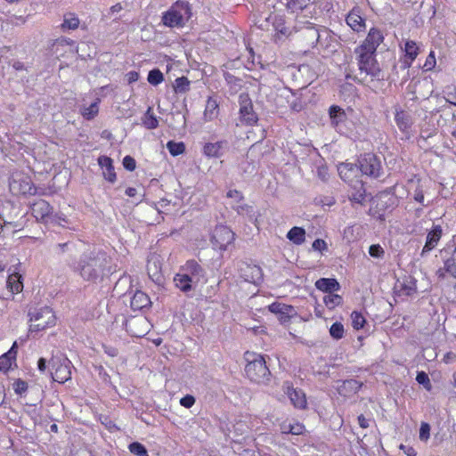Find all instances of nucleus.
Wrapping results in <instances>:
<instances>
[{"mask_svg": "<svg viewBox=\"0 0 456 456\" xmlns=\"http://www.w3.org/2000/svg\"><path fill=\"white\" fill-rule=\"evenodd\" d=\"M114 273L111 257L102 249L94 248L83 252L74 272L84 281L100 283Z\"/></svg>", "mask_w": 456, "mask_h": 456, "instance_id": "f257e3e1", "label": "nucleus"}, {"mask_svg": "<svg viewBox=\"0 0 456 456\" xmlns=\"http://www.w3.org/2000/svg\"><path fill=\"white\" fill-rule=\"evenodd\" d=\"M244 359L247 362L246 376L252 382L267 385L271 381L272 373L266 364L265 355L247 351L244 354Z\"/></svg>", "mask_w": 456, "mask_h": 456, "instance_id": "f03ea898", "label": "nucleus"}, {"mask_svg": "<svg viewBox=\"0 0 456 456\" xmlns=\"http://www.w3.org/2000/svg\"><path fill=\"white\" fill-rule=\"evenodd\" d=\"M191 5L184 0H177L163 12L162 23L168 28H183L192 15Z\"/></svg>", "mask_w": 456, "mask_h": 456, "instance_id": "7ed1b4c3", "label": "nucleus"}, {"mask_svg": "<svg viewBox=\"0 0 456 456\" xmlns=\"http://www.w3.org/2000/svg\"><path fill=\"white\" fill-rule=\"evenodd\" d=\"M385 158L377 155L374 152H364L358 156L361 175H365L372 179H379L385 171L383 162Z\"/></svg>", "mask_w": 456, "mask_h": 456, "instance_id": "20e7f679", "label": "nucleus"}, {"mask_svg": "<svg viewBox=\"0 0 456 456\" xmlns=\"http://www.w3.org/2000/svg\"><path fill=\"white\" fill-rule=\"evenodd\" d=\"M29 322H34L29 326V331L38 332L48 327H53L56 323V317L48 306L34 307L28 310Z\"/></svg>", "mask_w": 456, "mask_h": 456, "instance_id": "39448f33", "label": "nucleus"}, {"mask_svg": "<svg viewBox=\"0 0 456 456\" xmlns=\"http://www.w3.org/2000/svg\"><path fill=\"white\" fill-rule=\"evenodd\" d=\"M48 365L49 375L53 381L63 384L71 379V362L65 355H53Z\"/></svg>", "mask_w": 456, "mask_h": 456, "instance_id": "423d86ee", "label": "nucleus"}, {"mask_svg": "<svg viewBox=\"0 0 456 456\" xmlns=\"http://www.w3.org/2000/svg\"><path fill=\"white\" fill-rule=\"evenodd\" d=\"M376 51L358 50V67L371 77L380 81L385 80L384 73L376 60Z\"/></svg>", "mask_w": 456, "mask_h": 456, "instance_id": "0eeeda50", "label": "nucleus"}, {"mask_svg": "<svg viewBox=\"0 0 456 456\" xmlns=\"http://www.w3.org/2000/svg\"><path fill=\"white\" fill-rule=\"evenodd\" d=\"M79 245L78 241L68 240L63 243H58L53 248L54 255L61 258L65 265L73 273L78 265L77 254L79 253Z\"/></svg>", "mask_w": 456, "mask_h": 456, "instance_id": "6e6552de", "label": "nucleus"}, {"mask_svg": "<svg viewBox=\"0 0 456 456\" xmlns=\"http://www.w3.org/2000/svg\"><path fill=\"white\" fill-rule=\"evenodd\" d=\"M389 199H392L391 196L387 198V196L379 194L370 197V208L368 210V215L376 218L380 223L385 222L386 213H391L395 208H397L399 203Z\"/></svg>", "mask_w": 456, "mask_h": 456, "instance_id": "1a4fd4ad", "label": "nucleus"}, {"mask_svg": "<svg viewBox=\"0 0 456 456\" xmlns=\"http://www.w3.org/2000/svg\"><path fill=\"white\" fill-rule=\"evenodd\" d=\"M25 216L20 203L6 201L2 204L0 211V218L3 219L4 224H10L13 227L21 225L20 220Z\"/></svg>", "mask_w": 456, "mask_h": 456, "instance_id": "9d476101", "label": "nucleus"}, {"mask_svg": "<svg viewBox=\"0 0 456 456\" xmlns=\"http://www.w3.org/2000/svg\"><path fill=\"white\" fill-rule=\"evenodd\" d=\"M235 240V233L226 225H216L211 235V243L215 248L224 251Z\"/></svg>", "mask_w": 456, "mask_h": 456, "instance_id": "9b49d317", "label": "nucleus"}, {"mask_svg": "<svg viewBox=\"0 0 456 456\" xmlns=\"http://www.w3.org/2000/svg\"><path fill=\"white\" fill-rule=\"evenodd\" d=\"M240 118L247 126H255L257 124L258 116L253 108L252 100L248 93H241L239 95Z\"/></svg>", "mask_w": 456, "mask_h": 456, "instance_id": "f8f14e48", "label": "nucleus"}, {"mask_svg": "<svg viewBox=\"0 0 456 456\" xmlns=\"http://www.w3.org/2000/svg\"><path fill=\"white\" fill-rule=\"evenodd\" d=\"M268 310L274 314L282 324L289 322L291 318L297 315V313L293 305H286L281 302H274L271 304L268 305Z\"/></svg>", "mask_w": 456, "mask_h": 456, "instance_id": "ddd939ff", "label": "nucleus"}, {"mask_svg": "<svg viewBox=\"0 0 456 456\" xmlns=\"http://www.w3.org/2000/svg\"><path fill=\"white\" fill-rule=\"evenodd\" d=\"M338 172L340 178L349 184L355 183V180H359L361 175L359 163L343 162L338 166Z\"/></svg>", "mask_w": 456, "mask_h": 456, "instance_id": "4468645a", "label": "nucleus"}, {"mask_svg": "<svg viewBox=\"0 0 456 456\" xmlns=\"http://www.w3.org/2000/svg\"><path fill=\"white\" fill-rule=\"evenodd\" d=\"M32 215L37 220L48 224L53 214V207L45 200H38L31 206Z\"/></svg>", "mask_w": 456, "mask_h": 456, "instance_id": "2eb2a0df", "label": "nucleus"}, {"mask_svg": "<svg viewBox=\"0 0 456 456\" xmlns=\"http://www.w3.org/2000/svg\"><path fill=\"white\" fill-rule=\"evenodd\" d=\"M384 36L381 30L378 28H371L361 45L355 48V53H358V50H370L376 51L379 45L383 42Z\"/></svg>", "mask_w": 456, "mask_h": 456, "instance_id": "dca6fc26", "label": "nucleus"}, {"mask_svg": "<svg viewBox=\"0 0 456 456\" xmlns=\"http://www.w3.org/2000/svg\"><path fill=\"white\" fill-rule=\"evenodd\" d=\"M182 271L187 273L196 284L205 279V269L194 259L188 260L182 267Z\"/></svg>", "mask_w": 456, "mask_h": 456, "instance_id": "f3484780", "label": "nucleus"}, {"mask_svg": "<svg viewBox=\"0 0 456 456\" xmlns=\"http://www.w3.org/2000/svg\"><path fill=\"white\" fill-rule=\"evenodd\" d=\"M18 354V344L13 342L11 348L0 356V370L6 373L12 369V364H16V357Z\"/></svg>", "mask_w": 456, "mask_h": 456, "instance_id": "a211bd4d", "label": "nucleus"}, {"mask_svg": "<svg viewBox=\"0 0 456 456\" xmlns=\"http://www.w3.org/2000/svg\"><path fill=\"white\" fill-rule=\"evenodd\" d=\"M442 236V227L440 225H434L432 230L428 233L426 243L420 253L421 256H425L438 244Z\"/></svg>", "mask_w": 456, "mask_h": 456, "instance_id": "6ab92c4d", "label": "nucleus"}, {"mask_svg": "<svg viewBox=\"0 0 456 456\" xmlns=\"http://www.w3.org/2000/svg\"><path fill=\"white\" fill-rule=\"evenodd\" d=\"M97 162L102 168H105V171L103 172L104 178L108 182L114 183L117 180V175L113 165V159L109 156L101 155L98 158Z\"/></svg>", "mask_w": 456, "mask_h": 456, "instance_id": "aec40b11", "label": "nucleus"}, {"mask_svg": "<svg viewBox=\"0 0 456 456\" xmlns=\"http://www.w3.org/2000/svg\"><path fill=\"white\" fill-rule=\"evenodd\" d=\"M287 395L294 405L297 409H305L307 406V401L305 392L301 388H295L288 386Z\"/></svg>", "mask_w": 456, "mask_h": 456, "instance_id": "412c9836", "label": "nucleus"}, {"mask_svg": "<svg viewBox=\"0 0 456 456\" xmlns=\"http://www.w3.org/2000/svg\"><path fill=\"white\" fill-rule=\"evenodd\" d=\"M346 21L354 31L360 32L365 28V19L360 15L358 8H354L347 14Z\"/></svg>", "mask_w": 456, "mask_h": 456, "instance_id": "4be33fe9", "label": "nucleus"}, {"mask_svg": "<svg viewBox=\"0 0 456 456\" xmlns=\"http://www.w3.org/2000/svg\"><path fill=\"white\" fill-rule=\"evenodd\" d=\"M350 185L353 188V192L349 196V200L352 203H358L363 206L367 196L364 183L362 180H355V183Z\"/></svg>", "mask_w": 456, "mask_h": 456, "instance_id": "5701e85b", "label": "nucleus"}, {"mask_svg": "<svg viewBox=\"0 0 456 456\" xmlns=\"http://www.w3.org/2000/svg\"><path fill=\"white\" fill-rule=\"evenodd\" d=\"M314 286L317 289L328 294L341 289L339 282L335 278H320L315 281Z\"/></svg>", "mask_w": 456, "mask_h": 456, "instance_id": "b1692460", "label": "nucleus"}, {"mask_svg": "<svg viewBox=\"0 0 456 456\" xmlns=\"http://www.w3.org/2000/svg\"><path fill=\"white\" fill-rule=\"evenodd\" d=\"M175 286L183 293L190 292L196 287V282L187 273H176L174 278Z\"/></svg>", "mask_w": 456, "mask_h": 456, "instance_id": "393cba45", "label": "nucleus"}, {"mask_svg": "<svg viewBox=\"0 0 456 456\" xmlns=\"http://www.w3.org/2000/svg\"><path fill=\"white\" fill-rule=\"evenodd\" d=\"M329 116L330 124L335 128H338L340 125L344 124L347 118L345 110L338 105H331L329 108Z\"/></svg>", "mask_w": 456, "mask_h": 456, "instance_id": "a878e982", "label": "nucleus"}, {"mask_svg": "<svg viewBox=\"0 0 456 456\" xmlns=\"http://www.w3.org/2000/svg\"><path fill=\"white\" fill-rule=\"evenodd\" d=\"M151 305L149 296L142 290H136L131 298L130 306L132 310H142Z\"/></svg>", "mask_w": 456, "mask_h": 456, "instance_id": "bb28decb", "label": "nucleus"}, {"mask_svg": "<svg viewBox=\"0 0 456 456\" xmlns=\"http://www.w3.org/2000/svg\"><path fill=\"white\" fill-rule=\"evenodd\" d=\"M219 114V102L216 96H209L206 102L204 118L208 121L214 120Z\"/></svg>", "mask_w": 456, "mask_h": 456, "instance_id": "cd10ccee", "label": "nucleus"}, {"mask_svg": "<svg viewBox=\"0 0 456 456\" xmlns=\"http://www.w3.org/2000/svg\"><path fill=\"white\" fill-rule=\"evenodd\" d=\"M226 143L225 141L207 142L203 147V153L209 158H219L224 154V145Z\"/></svg>", "mask_w": 456, "mask_h": 456, "instance_id": "c85d7f7f", "label": "nucleus"}, {"mask_svg": "<svg viewBox=\"0 0 456 456\" xmlns=\"http://www.w3.org/2000/svg\"><path fill=\"white\" fill-rule=\"evenodd\" d=\"M395 120L398 128L403 133L407 132L413 124L411 117L406 111L398 109L395 110Z\"/></svg>", "mask_w": 456, "mask_h": 456, "instance_id": "c756f323", "label": "nucleus"}, {"mask_svg": "<svg viewBox=\"0 0 456 456\" xmlns=\"http://www.w3.org/2000/svg\"><path fill=\"white\" fill-rule=\"evenodd\" d=\"M266 22H271L277 35L287 36L288 28L285 26V18L282 15L270 14L266 18Z\"/></svg>", "mask_w": 456, "mask_h": 456, "instance_id": "7c9ffc66", "label": "nucleus"}, {"mask_svg": "<svg viewBox=\"0 0 456 456\" xmlns=\"http://www.w3.org/2000/svg\"><path fill=\"white\" fill-rule=\"evenodd\" d=\"M417 281L411 275H405L400 282V291L406 296H411L417 291Z\"/></svg>", "mask_w": 456, "mask_h": 456, "instance_id": "2f4dec72", "label": "nucleus"}, {"mask_svg": "<svg viewBox=\"0 0 456 456\" xmlns=\"http://www.w3.org/2000/svg\"><path fill=\"white\" fill-rule=\"evenodd\" d=\"M289 241L301 245L305 240V230L303 227L294 226L287 233Z\"/></svg>", "mask_w": 456, "mask_h": 456, "instance_id": "473e14b6", "label": "nucleus"}, {"mask_svg": "<svg viewBox=\"0 0 456 456\" xmlns=\"http://www.w3.org/2000/svg\"><path fill=\"white\" fill-rule=\"evenodd\" d=\"M403 51V56L411 61H415L417 56L419 53V47L417 43L413 40L407 39L404 42L403 47H402Z\"/></svg>", "mask_w": 456, "mask_h": 456, "instance_id": "72a5a7b5", "label": "nucleus"}, {"mask_svg": "<svg viewBox=\"0 0 456 456\" xmlns=\"http://www.w3.org/2000/svg\"><path fill=\"white\" fill-rule=\"evenodd\" d=\"M142 124L147 128V129H155L159 126V120L157 117L153 113L152 107H148L147 110L143 114L142 118Z\"/></svg>", "mask_w": 456, "mask_h": 456, "instance_id": "f704fd0d", "label": "nucleus"}, {"mask_svg": "<svg viewBox=\"0 0 456 456\" xmlns=\"http://www.w3.org/2000/svg\"><path fill=\"white\" fill-rule=\"evenodd\" d=\"M7 288L12 293H19L22 290L23 284L21 281V276L19 273L10 274L6 280Z\"/></svg>", "mask_w": 456, "mask_h": 456, "instance_id": "c9c22d12", "label": "nucleus"}, {"mask_svg": "<svg viewBox=\"0 0 456 456\" xmlns=\"http://www.w3.org/2000/svg\"><path fill=\"white\" fill-rule=\"evenodd\" d=\"M191 81L187 77L182 76L175 78L173 88L175 94H186L190 91Z\"/></svg>", "mask_w": 456, "mask_h": 456, "instance_id": "e433bc0d", "label": "nucleus"}, {"mask_svg": "<svg viewBox=\"0 0 456 456\" xmlns=\"http://www.w3.org/2000/svg\"><path fill=\"white\" fill-rule=\"evenodd\" d=\"M51 221H49V225H60L64 228L71 229V227L69 225L70 222L68 220L66 216L62 213L61 214H52ZM72 230H76L75 228H72Z\"/></svg>", "mask_w": 456, "mask_h": 456, "instance_id": "4c0bfd02", "label": "nucleus"}, {"mask_svg": "<svg viewBox=\"0 0 456 456\" xmlns=\"http://www.w3.org/2000/svg\"><path fill=\"white\" fill-rule=\"evenodd\" d=\"M167 149L173 157L179 156L185 151V144L183 142L168 141Z\"/></svg>", "mask_w": 456, "mask_h": 456, "instance_id": "58836bf2", "label": "nucleus"}, {"mask_svg": "<svg viewBox=\"0 0 456 456\" xmlns=\"http://www.w3.org/2000/svg\"><path fill=\"white\" fill-rule=\"evenodd\" d=\"M323 302L329 309H333L336 306L341 305L343 304V298L341 296L334 294L333 292L326 295L323 297Z\"/></svg>", "mask_w": 456, "mask_h": 456, "instance_id": "ea45409f", "label": "nucleus"}, {"mask_svg": "<svg viewBox=\"0 0 456 456\" xmlns=\"http://www.w3.org/2000/svg\"><path fill=\"white\" fill-rule=\"evenodd\" d=\"M99 102L100 100L96 99V101L91 103L89 107L84 108V110L81 111V114L84 117V118H86V120H92L95 118V116H97L99 112Z\"/></svg>", "mask_w": 456, "mask_h": 456, "instance_id": "a19ab883", "label": "nucleus"}, {"mask_svg": "<svg viewBox=\"0 0 456 456\" xmlns=\"http://www.w3.org/2000/svg\"><path fill=\"white\" fill-rule=\"evenodd\" d=\"M147 80L151 86H156L164 81V75L159 69L155 68L149 71Z\"/></svg>", "mask_w": 456, "mask_h": 456, "instance_id": "79ce46f5", "label": "nucleus"}, {"mask_svg": "<svg viewBox=\"0 0 456 456\" xmlns=\"http://www.w3.org/2000/svg\"><path fill=\"white\" fill-rule=\"evenodd\" d=\"M414 61H411L409 59H407L406 57L403 56L402 58H400V60L398 61V63H395L393 65V69H392V71L395 75H398L399 73V70L398 69H400L402 71H407L409 70V69L411 68V66L412 65V62Z\"/></svg>", "mask_w": 456, "mask_h": 456, "instance_id": "37998d69", "label": "nucleus"}, {"mask_svg": "<svg viewBox=\"0 0 456 456\" xmlns=\"http://www.w3.org/2000/svg\"><path fill=\"white\" fill-rule=\"evenodd\" d=\"M352 326L354 330H359L363 328L366 323L365 317L358 311H354L351 314Z\"/></svg>", "mask_w": 456, "mask_h": 456, "instance_id": "c03bdc74", "label": "nucleus"}, {"mask_svg": "<svg viewBox=\"0 0 456 456\" xmlns=\"http://www.w3.org/2000/svg\"><path fill=\"white\" fill-rule=\"evenodd\" d=\"M128 449L134 456H149L146 447L139 442H132L129 444Z\"/></svg>", "mask_w": 456, "mask_h": 456, "instance_id": "a18cd8bd", "label": "nucleus"}, {"mask_svg": "<svg viewBox=\"0 0 456 456\" xmlns=\"http://www.w3.org/2000/svg\"><path fill=\"white\" fill-rule=\"evenodd\" d=\"M330 335L332 338L338 340L344 337V326L341 322H336L330 328Z\"/></svg>", "mask_w": 456, "mask_h": 456, "instance_id": "49530a36", "label": "nucleus"}, {"mask_svg": "<svg viewBox=\"0 0 456 456\" xmlns=\"http://www.w3.org/2000/svg\"><path fill=\"white\" fill-rule=\"evenodd\" d=\"M416 381L423 386L427 391H431L432 384L427 372L420 370L417 372Z\"/></svg>", "mask_w": 456, "mask_h": 456, "instance_id": "de8ad7c7", "label": "nucleus"}, {"mask_svg": "<svg viewBox=\"0 0 456 456\" xmlns=\"http://www.w3.org/2000/svg\"><path fill=\"white\" fill-rule=\"evenodd\" d=\"M444 271L456 278V248L453 250L452 256L445 260Z\"/></svg>", "mask_w": 456, "mask_h": 456, "instance_id": "09e8293b", "label": "nucleus"}, {"mask_svg": "<svg viewBox=\"0 0 456 456\" xmlns=\"http://www.w3.org/2000/svg\"><path fill=\"white\" fill-rule=\"evenodd\" d=\"M78 18L74 16L73 14H69L68 16L64 17V20L61 26L64 29H75L78 27Z\"/></svg>", "mask_w": 456, "mask_h": 456, "instance_id": "8fccbe9b", "label": "nucleus"}, {"mask_svg": "<svg viewBox=\"0 0 456 456\" xmlns=\"http://www.w3.org/2000/svg\"><path fill=\"white\" fill-rule=\"evenodd\" d=\"M362 384L356 379H347L344 381V388L351 393H357L362 387Z\"/></svg>", "mask_w": 456, "mask_h": 456, "instance_id": "3c124183", "label": "nucleus"}, {"mask_svg": "<svg viewBox=\"0 0 456 456\" xmlns=\"http://www.w3.org/2000/svg\"><path fill=\"white\" fill-rule=\"evenodd\" d=\"M369 254L371 257L382 259L385 256V250L379 244H372L369 248Z\"/></svg>", "mask_w": 456, "mask_h": 456, "instance_id": "603ef678", "label": "nucleus"}, {"mask_svg": "<svg viewBox=\"0 0 456 456\" xmlns=\"http://www.w3.org/2000/svg\"><path fill=\"white\" fill-rule=\"evenodd\" d=\"M36 187L29 181L22 180V183H20V190L18 192L32 195L36 193Z\"/></svg>", "mask_w": 456, "mask_h": 456, "instance_id": "864d4df0", "label": "nucleus"}, {"mask_svg": "<svg viewBox=\"0 0 456 456\" xmlns=\"http://www.w3.org/2000/svg\"><path fill=\"white\" fill-rule=\"evenodd\" d=\"M240 170L242 174H247L248 175H253L255 172V165L248 161V159H243L239 166Z\"/></svg>", "mask_w": 456, "mask_h": 456, "instance_id": "5fc2aeb1", "label": "nucleus"}, {"mask_svg": "<svg viewBox=\"0 0 456 456\" xmlns=\"http://www.w3.org/2000/svg\"><path fill=\"white\" fill-rule=\"evenodd\" d=\"M15 394L21 395L28 390V383L20 379H18L12 384Z\"/></svg>", "mask_w": 456, "mask_h": 456, "instance_id": "6e6d98bb", "label": "nucleus"}, {"mask_svg": "<svg viewBox=\"0 0 456 456\" xmlns=\"http://www.w3.org/2000/svg\"><path fill=\"white\" fill-rule=\"evenodd\" d=\"M431 427L428 422H421L419 428V440L426 442L430 436Z\"/></svg>", "mask_w": 456, "mask_h": 456, "instance_id": "4d7b16f0", "label": "nucleus"}, {"mask_svg": "<svg viewBox=\"0 0 456 456\" xmlns=\"http://www.w3.org/2000/svg\"><path fill=\"white\" fill-rule=\"evenodd\" d=\"M285 433L292 434V435H300L305 431V426L300 423L289 424L288 426V429L284 428Z\"/></svg>", "mask_w": 456, "mask_h": 456, "instance_id": "13d9d810", "label": "nucleus"}, {"mask_svg": "<svg viewBox=\"0 0 456 456\" xmlns=\"http://www.w3.org/2000/svg\"><path fill=\"white\" fill-rule=\"evenodd\" d=\"M122 164L124 168L130 172L134 171L136 168V161L130 155H126L124 157Z\"/></svg>", "mask_w": 456, "mask_h": 456, "instance_id": "bf43d9fd", "label": "nucleus"}, {"mask_svg": "<svg viewBox=\"0 0 456 456\" xmlns=\"http://www.w3.org/2000/svg\"><path fill=\"white\" fill-rule=\"evenodd\" d=\"M413 199L420 203L422 206H426L424 204V191H423V189H422V186L420 185V180L419 179L418 180V185L414 191V196H413Z\"/></svg>", "mask_w": 456, "mask_h": 456, "instance_id": "052dcab7", "label": "nucleus"}, {"mask_svg": "<svg viewBox=\"0 0 456 456\" xmlns=\"http://www.w3.org/2000/svg\"><path fill=\"white\" fill-rule=\"evenodd\" d=\"M323 159L321 160V164L317 166V175L322 181H326L329 176L328 167L322 163Z\"/></svg>", "mask_w": 456, "mask_h": 456, "instance_id": "680f3d73", "label": "nucleus"}, {"mask_svg": "<svg viewBox=\"0 0 456 456\" xmlns=\"http://www.w3.org/2000/svg\"><path fill=\"white\" fill-rule=\"evenodd\" d=\"M377 194L387 196V198L391 196V198H392V199H390L391 200L399 202V200L395 195V185L390 186V187L378 192Z\"/></svg>", "mask_w": 456, "mask_h": 456, "instance_id": "e2e57ef3", "label": "nucleus"}, {"mask_svg": "<svg viewBox=\"0 0 456 456\" xmlns=\"http://www.w3.org/2000/svg\"><path fill=\"white\" fill-rule=\"evenodd\" d=\"M195 397L191 395H186L180 399V404L184 408L190 409L195 403Z\"/></svg>", "mask_w": 456, "mask_h": 456, "instance_id": "0e129e2a", "label": "nucleus"}, {"mask_svg": "<svg viewBox=\"0 0 456 456\" xmlns=\"http://www.w3.org/2000/svg\"><path fill=\"white\" fill-rule=\"evenodd\" d=\"M436 65V57L435 53L433 51L428 55L426 61L423 65V69L426 70H431Z\"/></svg>", "mask_w": 456, "mask_h": 456, "instance_id": "69168bd1", "label": "nucleus"}, {"mask_svg": "<svg viewBox=\"0 0 456 456\" xmlns=\"http://www.w3.org/2000/svg\"><path fill=\"white\" fill-rule=\"evenodd\" d=\"M312 248L315 251L322 252L323 250H327V243L322 239H316L314 240Z\"/></svg>", "mask_w": 456, "mask_h": 456, "instance_id": "338daca9", "label": "nucleus"}, {"mask_svg": "<svg viewBox=\"0 0 456 456\" xmlns=\"http://www.w3.org/2000/svg\"><path fill=\"white\" fill-rule=\"evenodd\" d=\"M173 118L178 123L180 124L182 126H185V123H186V118H185V115L183 114L180 110H177L175 112H172L171 113Z\"/></svg>", "mask_w": 456, "mask_h": 456, "instance_id": "774afa93", "label": "nucleus"}]
</instances>
